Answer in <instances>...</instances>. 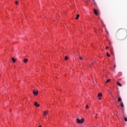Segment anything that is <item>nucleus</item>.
Wrapping results in <instances>:
<instances>
[{
    "mask_svg": "<svg viewBox=\"0 0 127 127\" xmlns=\"http://www.w3.org/2000/svg\"><path fill=\"white\" fill-rule=\"evenodd\" d=\"M118 101L120 102V103L123 102V101H122V98L121 97L118 98Z\"/></svg>",
    "mask_w": 127,
    "mask_h": 127,
    "instance_id": "obj_9",
    "label": "nucleus"
},
{
    "mask_svg": "<svg viewBox=\"0 0 127 127\" xmlns=\"http://www.w3.org/2000/svg\"><path fill=\"white\" fill-rule=\"evenodd\" d=\"M99 100H101V98L99 97Z\"/></svg>",
    "mask_w": 127,
    "mask_h": 127,
    "instance_id": "obj_23",
    "label": "nucleus"
},
{
    "mask_svg": "<svg viewBox=\"0 0 127 127\" xmlns=\"http://www.w3.org/2000/svg\"><path fill=\"white\" fill-rule=\"evenodd\" d=\"M114 68H116V64L114 65Z\"/></svg>",
    "mask_w": 127,
    "mask_h": 127,
    "instance_id": "obj_22",
    "label": "nucleus"
},
{
    "mask_svg": "<svg viewBox=\"0 0 127 127\" xmlns=\"http://www.w3.org/2000/svg\"><path fill=\"white\" fill-rule=\"evenodd\" d=\"M86 110H87V109H89V106H88V105L86 106Z\"/></svg>",
    "mask_w": 127,
    "mask_h": 127,
    "instance_id": "obj_18",
    "label": "nucleus"
},
{
    "mask_svg": "<svg viewBox=\"0 0 127 127\" xmlns=\"http://www.w3.org/2000/svg\"><path fill=\"white\" fill-rule=\"evenodd\" d=\"M93 1H95V0H93Z\"/></svg>",
    "mask_w": 127,
    "mask_h": 127,
    "instance_id": "obj_26",
    "label": "nucleus"
},
{
    "mask_svg": "<svg viewBox=\"0 0 127 127\" xmlns=\"http://www.w3.org/2000/svg\"><path fill=\"white\" fill-rule=\"evenodd\" d=\"M112 51V49H110Z\"/></svg>",
    "mask_w": 127,
    "mask_h": 127,
    "instance_id": "obj_27",
    "label": "nucleus"
},
{
    "mask_svg": "<svg viewBox=\"0 0 127 127\" xmlns=\"http://www.w3.org/2000/svg\"><path fill=\"white\" fill-rule=\"evenodd\" d=\"M79 60H83V59L81 57H79Z\"/></svg>",
    "mask_w": 127,
    "mask_h": 127,
    "instance_id": "obj_16",
    "label": "nucleus"
},
{
    "mask_svg": "<svg viewBox=\"0 0 127 127\" xmlns=\"http://www.w3.org/2000/svg\"><path fill=\"white\" fill-rule=\"evenodd\" d=\"M65 60H67L68 59V57L66 56L64 57Z\"/></svg>",
    "mask_w": 127,
    "mask_h": 127,
    "instance_id": "obj_15",
    "label": "nucleus"
},
{
    "mask_svg": "<svg viewBox=\"0 0 127 127\" xmlns=\"http://www.w3.org/2000/svg\"><path fill=\"white\" fill-rule=\"evenodd\" d=\"M79 17H80V15L77 14V15H76V18H75V19H78Z\"/></svg>",
    "mask_w": 127,
    "mask_h": 127,
    "instance_id": "obj_11",
    "label": "nucleus"
},
{
    "mask_svg": "<svg viewBox=\"0 0 127 127\" xmlns=\"http://www.w3.org/2000/svg\"><path fill=\"white\" fill-rule=\"evenodd\" d=\"M120 105L121 108H124V103L123 102H120Z\"/></svg>",
    "mask_w": 127,
    "mask_h": 127,
    "instance_id": "obj_7",
    "label": "nucleus"
},
{
    "mask_svg": "<svg viewBox=\"0 0 127 127\" xmlns=\"http://www.w3.org/2000/svg\"><path fill=\"white\" fill-rule=\"evenodd\" d=\"M110 81H111V79H107L106 81V83H109V82H110Z\"/></svg>",
    "mask_w": 127,
    "mask_h": 127,
    "instance_id": "obj_13",
    "label": "nucleus"
},
{
    "mask_svg": "<svg viewBox=\"0 0 127 127\" xmlns=\"http://www.w3.org/2000/svg\"><path fill=\"white\" fill-rule=\"evenodd\" d=\"M39 127H42V126H39Z\"/></svg>",
    "mask_w": 127,
    "mask_h": 127,
    "instance_id": "obj_24",
    "label": "nucleus"
},
{
    "mask_svg": "<svg viewBox=\"0 0 127 127\" xmlns=\"http://www.w3.org/2000/svg\"><path fill=\"white\" fill-rule=\"evenodd\" d=\"M15 3H16V4H18V1H16L15 2Z\"/></svg>",
    "mask_w": 127,
    "mask_h": 127,
    "instance_id": "obj_19",
    "label": "nucleus"
},
{
    "mask_svg": "<svg viewBox=\"0 0 127 127\" xmlns=\"http://www.w3.org/2000/svg\"><path fill=\"white\" fill-rule=\"evenodd\" d=\"M33 94H34V95L35 96H37L38 94V90H37V91H35V90H34L33 91Z\"/></svg>",
    "mask_w": 127,
    "mask_h": 127,
    "instance_id": "obj_2",
    "label": "nucleus"
},
{
    "mask_svg": "<svg viewBox=\"0 0 127 127\" xmlns=\"http://www.w3.org/2000/svg\"><path fill=\"white\" fill-rule=\"evenodd\" d=\"M23 62H24V63H27V62H28V60L27 59H24Z\"/></svg>",
    "mask_w": 127,
    "mask_h": 127,
    "instance_id": "obj_5",
    "label": "nucleus"
},
{
    "mask_svg": "<svg viewBox=\"0 0 127 127\" xmlns=\"http://www.w3.org/2000/svg\"><path fill=\"white\" fill-rule=\"evenodd\" d=\"M48 113V111H44L43 116H47Z\"/></svg>",
    "mask_w": 127,
    "mask_h": 127,
    "instance_id": "obj_3",
    "label": "nucleus"
},
{
    "mask_svg": "<svg viewBox=\"0 0 127 127\" xmlns=\"http://www.w3.org/2000/svg\"><path fill=\"white\" fill-rule=\"evenodd\" d=\"M94 12L96 15H98V11H97V10H96L95 9H94Z\"/></svg>",
    "mask_w": 127,
    "mask_h": 127,
    "instance_id": "obj_6",
    "label": "nucleus"
},
{
    "mask_svg": "<svg viewBox=\"0 0 127 127\" xmlns=\"http://www.w3.org/2000/svg\"><path fill=\"white\" fill-rule=\"evenodd\" d=\"M123 30V29H119L118 30V31H121V30Z\"/></svg>",
    "mask_w": 127,
    "mask_h": 127,
    "instance_id": "obj_20",
    "label": "nucleus"
},
{
    "mask_svg": "<svg viewBox=\"0 0 127 127\" xmlns=\"http://www.w3.org/2000/svg\"><path fill=\"white\" fill-rule=\"evenodd\" d=\"M34 106L35 107H40V105L38 104L37 102H35Z\"/></svg>",
    "mask_w": 127,
    "mask_h": 127,
    "instance_id": "obj_4",
    "label": "nucleus"
},
{
    "mask_svg": "<svg viewBox=\"0 0 127 127\" xmlns=\"http://www.w3.org/2000/svg\"><path fill=\"white\" fill-rule=\"evenodd\" d=\"M112 98H114V96H112Z\"/></svg>",
    "mask_w": 127,
    "mask_h": 127,
    "instance_id": "obj_25",
    "label": "nucleus"
},
{
    "mask_svg": "<svg viewBox=\"0 0 127 127\" xmlns=\"http://www.w3.org/2000/svg\"><path fill=\"white\" fill-rule=\"evenodd\" d=\"M117 84L118 86H119L120 87H122L123 86V85H122L121 84V83L119 82H117Z\"/></svg>",
    "mask_w": 127,
    "mask_h": 127,
    "instance_id": "obj_10",
    "label": "nucleus"
},
{
    "mask_svg": "<svg viewBox=\"0 0 127 127\" xmlns=\"http://www.w3.org/2000/svg\"><path fill=\"white\" fill-rule=\"evenodd\" d=\"M124 121H125V122H127V118H125L124 119Z\"/></svg>",
    "mask_w": 127,
    "mask_h": 127,
    "instance_id": "obj_17",
    "label": "nucleus"
},
{
    "mask_svg": "<svg viewBox=\"0 0 127 127\" xmlns=\"http://www.w3.org/2000/svg\"><path fill=\"white\" fill-rule=\"evenodd\" d=\"M107 55L108 57H110L111 56V55H110V54H109V53H107Z\"/></svg>",
    "mask_w": 127,
    "mask_h": 127,
    "instance_id": "obj_14",
    "label": "nucleus"
},
{
    "mask_svg": "<svg viewBox=\"0 0 127 127\" xmlns=\"http://www.w3.org/2000/svg\"><path fill=\"white\" fill-rule=\"evenodd\" d=\"M106 49H109V47H106Z\"/></svg>",
    "mask_w": 127,
    "mask_h": 127,
    "instance_id": "obj_21",
    "label": "nucleus"
},
{
    "mask_svg": "<svg viewBox=\"0 0 127 127\" xmlns=\"http://www.w3.org/2000/svg\"><path fill=\"white\" fill-rule=\"evenodd\" d=\"M102 93H99L98 97V98H100V97H102Z\"/></svg>",
    "mask_w": 127,
    "mask_h": 127,
    "instance_id": "obj_12",
    "label": "nucleus"
},
{
    "mask_svg": "<svg viewBox=\"0 0 127 127\" xmlns=\"http://www.w3.org/2000/svg\"><path fill=\"white\" fill-rule=\"evenodd\" d=\"M77 124H83L84 123V119H81V120L79 119H76Z\"/></svg>",
    "mask_w": 127,
    "mask_h": 127,
    "instance_id": "obj_1",
    "label": "nucleus"
},
{
    "mask_svg": "<svg viewBox=\"0 0 127 127\" xmlns=\"http://www.w3.org/2000/svg\"><path fill=\"white\" fill-rule=\"evenodd\" d=\"M12 61H13V63H15V61H16V60L14 59V58H12Z\"/></svg>",
    "mask_w": 127,
    "mask_h": 127,
    "instance_id": "obj_8",
    "label": "nucleus"
}]
</instances>
